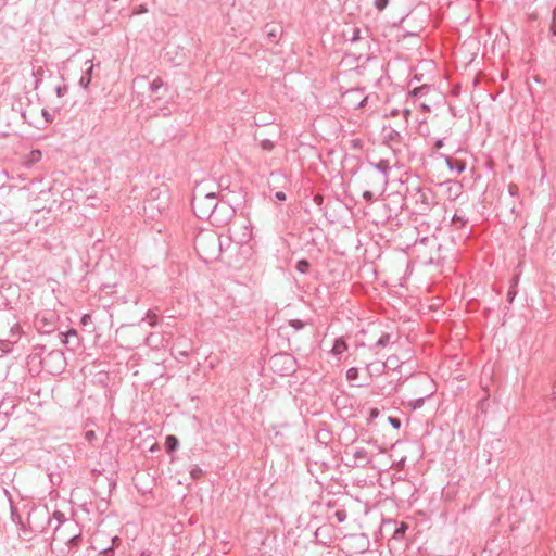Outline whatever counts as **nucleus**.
Listing matches in <instances>:
<instances>
[{
	"instance_id": "obj_21",
	"label": "nucleus",
	"mask_w": 556,
	"mask_h": 556,
	"mask_svg": "<svg viewBox=\"0 0 556 556\" xmlns=\"http://www.w3.org/2000/svg\"><path fill=\"white\" fill-rule=\"evenodd\" d=\"M311 267V264L307 260L302 258L296 262L295 269L302 274H306Z\"/></svg>"
},
{
	"instance_id": "obj_42",
	"label": "nucleus",
	"mask_w": 556,
	"mask_h": 556,
	"mask_svg": "<svg viewBox=\"0 0 556 556\" xmlns=\"http://www.w3.org/2000/svg\"><path fill=\"white\" fill-rule=\"evenodd\" d=\"M363 198L367 201V202H371L374 200V192L370 191V190H365L363 192Z\"/></svg>"
},
{
	"instance_id": "obj_53",
	"label": "nucleus",
	"mask_w": 556,
	"mask_h": 556,
	"mask_svg": "<svg viewBox=\"0 0 556 556\" xmlns=\"http://www.w3.org/2000/svg\"><path fill=\"white\" fill-rule=\"evenodd\" d=\"M515 189H516V187H515V186H509V193H510L511 195H514V194H515Z\"/></svg>"
},
{
	"instance_id": "obj_48",
	"label": "nucleus",
	"mask_w": 556,
	"mask_h": 556,
	"mask_svg": "<svg viewBox=\"0 0 556 556\" xmlns=\"http://www.w3.org/2000/svg\"><path fill=\"white\" fill-rule=\"evenodd\" d=\"M91 320V316L89 314H85L83 317H81V324L83 325H87L88 321Z\"/></svg>"
},
{
	"instance_id": "obj_41",
	"label": "nucleus",
	"mask_w": 556,
	"mask_h": 556,
	"mask_svg": "<svg viewBox=\"0 0 556 556\" xmlns=\"http://www.w3.org/2000/svg\"><path fill=\"white\" fill-rule=\"evenodd\" d=\"M81 540V536L79 534L73 535L68 539V544L72 546H78L79 542Z\"/></svg>"
},
{
	"instance_id": "obj_57",
	"label": "nucleus",
	"mask_w": 556,
	"mask_h": 556,
	"mask_svg": "<svg viewBox=\"0 0 556 556\" xmlns=\"http://www.w3.org/2000/svg\"><path fill=\"white\" fill-rule=\"evenodd\" d=\"M42 114L45 115V117H48V114L46 113V111H42Z\"/></svg>"
},
{
	"instance_id": "obj_36",
	"label": "nucleus",
	"mask_w": 556,
	"mask_h": 556,
	"mask_svg": "<svg viewBox=\"0 0 556 556\" xmlns=\"http://www.w3.org/2000/svg\"><path fill=\"white\" fill-rule=\"evenodd\" d=\"M350 40L352 42H356V41L361 40V29L359 28L354 27L352 29V36H351Z\"/></svg>"
},
{
	"instance_id": "obj_55",
	"label": "nucleus",
	"mask_w": 556,
	"mask_h": 556,
	"mask_svg": "<svg viewBox=\"0 0 556 556\" xmlns=\"http://www.w3.org/2000/svg\"><path fill=\"white\" fill-rule=\"evenodd\" d=\"M54 516H55V517H56V519H59V520H60V517H63V515H62L61 513H59V511H56V513L54 514Z\"/></svg>"
},
{
	"instance_id": "obj_14",
	"label": "nucleus",
	"mask_w": 556,
	"mask_h": 556,
	"mask_svg": "<svg viewBox=\"0 0 556 556\" xmlns=\"http://www.w3.org/2000/svg\"><path fill=\"white\" fill-rule=\"evenodd\" d=\"M346 350L348 343L345 342V340L342 338L336 339L331 350L332 354L336 356H341Z\"/></svg>"
},
{
	"instance_id": "obj_34",
	"label": "nucleus",
	"mask_w": 556,
	"mask_h": 556,
	"mask_svg": "<svg viewBox=\"0 0 556 556\" xmlns=\"http://www.w3.org/2000/svg\"><path fill=\"white\" fill-rule=\"evenodd\" d=\"M289 324H290V326H291L293 329H295V330H300V329H302V328L304 327V325H305V324H304L302 320H300V319H292V320H290V323H289Z\"/></svg>"
},
{
	"instance_id": "obj_43",
	"label": "nucleus",
	"mask_w": 556,
	"mask_h": 556,
	"mask_svg": "<svg viewBox=\"0 0 556 556\" xmlns=\"http://www.w3.org/2000/svg\"><path fill=\"white\" fill-rule=\"evenodd\" d=\"M85 439L88 441V442H92L94 439H96V432L93 430H88L86 431L85 433Z\"/></svg>"
},
{
	"instance_id": "obj_24",
	"label": "nucleus",
	"mask_w": 556,
	"mask_h": 556,
	"mask_svg": "<svg viewBox=\"0 0 556 556\" xmlns=\"http://www.w3.org/2000/svg\"><path fill=\"white\" fill-rule=\"evenodd\" d=\"M452 224L455 228L460 229L466 226L467 219L464 216L455 214L452 218Z\"/></svg>"
},
{
	"instance_id": "obj_44",
	"label": "nucleus",
	"mask_w": 556,
	"mask_h": 556,
	"mask_svg": "<svg viewBox=\"0 0 556 556\" xmlns=\"http://www.w3.org/2000/svg\"><path fill=\"white\" fill-rule=\"evenodd\" d=\"M190 475L193 479H198L202 475V470L199 467H195L190 471Z\"/></svg>"
},
{
	"instance_id": "obj_16",
	"label": "nucleus",
	"mask_w": 556,
	"mask_h": 556,
	"mask_svg": "<svg viewBox=\"0 0 556 556\" xmlns=\"http://www.w3.org/2000/svg\"><path fill=\"white\" fill-rule=\"evenodd\" d=\"M445 161L451 170H456L457 173L465 170L466 165L463 161L454 160L450 156H446Z\"/></svg>"
},
{
	"instance_id": "obj_29",
	"label": "nucleus",
	"mask_w": 556,
	"mask_h": 556,
	"mask_svg": "<svg viewBox=\"0 0 556 556\" xmlns=\"http://www.w3.org/2000/svg\"><path fill=\"white\" fill-rule=\"evenodd\" d=\"M54 90L56 96L62 98L68 92V86L66 84L58 85L55 86Z\"/></svg>"
},
{
	"instance_id": "obj_49",
	"label": "nucleus",
	"mask_w": 556,
	"mask_h": 556,
	"mask_svg": "<svg viewBox=\"0 0 556 556\" xmlns=\"http://www.w3.org/2000/svg\"><path fill=\"white\" fill-rule=\"evenodd\" d=\"M443 139H438L434 143L435 149H441L443 147Z\"/></svg>"
},
{
	"instance_id": "obj_54",
	"label": "nucleus",
	"mask_w": 556,
	"mask_h": 556,
	"mask_svg": "<svg viewBox=\"0 0 556 556\" xmlns=\"http://www.w3.org/2000/svg\"><path fill=\"white\" fill-rule=\"evenodd\" d=\"M18 329H20L18 324H15V325L12 327V331H14V330H16V331H17Z\"/></svg>"
},
{
	"instance_id": "obj_19",
	"label": "nucleus",
	"mask_w": 556,
	"mask_h": 556,
	"mask_svg": "<svg viewBox=\"0 0 556 556\" xmlns=\"http://www.w3.org/2000/svg\"><path fill=\"white\" fill-rule=\"evenodd\" d=\"M179 445V441L175 435H167L165 440V448L168 453L175 452Z\"/></svg>"
},
{
	"instance_id": "obj_27",
	"label": "nucleus",
	"mask_w": 556,
	"mask_h": 556,
	"mask_svg": "<svg viewBox=\"0 0 556 556\" xmlns=\"http://www.w3.org/2000/svg\"><path fill=\"white\" fill-rule=\"evenodd\" d=\"M144 319L148 320L150 326L154 327L157 324L159 317H157V315L153 311L149 309L147 312V315H146Z\"/></svg>"
},
{
	"instance_id": "obj_26",
	"label": "nucleus",
	"mask_w": 556,
	"mask_h": 556,
	"mask_svg": "<svg viewBox=\"0 0 556 556\" xmlns=\"http://www.w3.org/2000/svg\"><path fill=\"white\" fill-rule=\"evenodd\" d=\"M41 151L40 150H31L28 154V162L29 163H37L41 160Z\"/></svg>"
},
{
	"instance_id": "obj_10",
	"label": "nucleus",
	"mask_w": 556,
	"mask_h": 556,
	"mask_svg": "<svg viewBox=\"0 0 556 556\" xmlns=\"http://www.w3.org/2000/svg\"><path fill=\"white\" fill-rule=\"evenodd\" d=\"M392 342V336L389 332H382L378 340L369 345V350L374 351L376 354L378 353L379 349H383L388 346Z\"/></svg>"
},
{
	"instance_id": "obj_45",
	"label": "nucleus",
	"mask_w": 556,
	"mask_h": 556,
	"mask_svg": "<svg viewBox=\"0 0 556 556\" xmlns=\"http://www.w3.org/2000/svg\"><path fill=\"white\" fill-rule=\"evenodd\" d=\"M379 416V409L378 408H371L369 412V420H372Z\"/></svg>"
},
{
	"instance_id": "obj_39",
	"label": "nucleus",
	"mask_w": 556,
	"mask_h": 556,
	"mask_svg": "<svg viewBox=\"0 0 556 556\" xmlns=\"http://www.w3.org/2000/svg\"><path fill=\"white\" fill-rule=\"evenodd\" d=\"M147 12H148L147 7L144 4H140L139 7L134 9L132 14L139 15V14H143V13H147Z\"/></svg>"
},
{
	"instance_id": "obj_33",
	"label": "nucleus",
	"mask_w": 556,
	"mask_h": 556,
	"mask_svg": "<svg viewBox=\"0 0 556 556\" xmlns=\"http://www.w3.org/2000/svg\"><path fill=\"white\" fill-rule=\"evenodd\" d=\"M388 421L396 430H399L401 428V426H402V422H401V420L397 417L390 416L388 418Z\"/></svg>"
},
{
	"instance_id": "obj_35",
	"label": "nucleus",
	"mask_w": 556,
	"mask_h": 556,
	"mask_svg": "<svg viewBox=\"0 0 556 556\" xmlns=\"http://www.w3.org/2000/svg\"><path fill=\"white\" fill-rule=\"evenodd\" d=\"M63 336L65 337V339L63 340V342L65 344L70 343V339L71 338H74V337H77V331L75 329H71L68 330L66 333H63Z\"/></svg>"
},
{
	"instance_id": "obj_40",
	"label": "nucleus",
	"mask_w": 556,
	"mask_h": 556,
	"mask_svg": "<svg viewBox=\"0 0 556 556\" xmlns=\"http://www.w3.org/2000/svg\"><path fill=\"white\" fill-rule=\"evenodd\" d=\"M11 518L14 522L22 525V518H21L20 514L13 508L11 510Z\"/></svg>"
},
{
	"instance_id": "obj_7",
	"label": "nucleus",
	"mask_w": 556,
	"mask_h": 556,
	"mask_svg": "<svg viewBox=\"0 0 556 556\" xmlns=\"http://www.w3.org/2000/svg\"><path fill=\"white\" fill-rule=\"evenodd\" d=\"M269 363L270 366L276 369L281 365V368L279 369L281 375H289L295 370V359L288 353L275 354L270 357Z\"/></svg>"
},
{
	"instance_id": "obj_9",
	"label": "nucleus",
	"mask_w": 556,
	"mask_h": 556,
	"mask_svg": "<svg viewBox=\"0 0 556 556\" xmlns=\"http://www.w3.org/2000/svg\"><path fill=\"white\" fill-rule=\"evenodd\" d=\"M264 33L269 42L277 43L282 35V27L280 25L267 24L264 27Z\"/></svg>"
},
{
	"instance_id": "obj_56",
	"label": "nucleus",
	"mask_w": 556,
	"mask_h": 556,
	"mask_svg": "<svg viewBox=\"0 0 556 556\" xmlns=\"http://www.w3.org/2000/svg\"><path fill=\"white\" fill-rule=\"evenodd\" d=\"M352 98H353V100H358L357 97H352ZM350 103L355 105V103H357V102L356 101H351Z\"/></svg>"
},
{
	"instance_id": "obj_32",
	"label": "nucleus",
	"mask_w": 556,
	"mask_h": 556,
	"mask_svg": "<svg viewBox=\"0 0 556 556\" xmlns=\"http://www.w3.org/2000/svg\"><path fill=\"white\" fill-rule=\"evenodd\" d=\"M358 377V369L356 367H351L346 370V379L355 380Z\"/></svg>"
},
{
	"instance_id": "obj_37",
	"label": "nucleus",
	"mask_w": 556,
	"mask_h": 556,
	"mask_svg": "<svg viewBox=\"0 0 556 556\" xmlns=\"http://www.w3.org/2000/svg\"><path fill=\"white\" fill-rule=\"evenodd\" d=\"M551 31L554 36H556V7L554 8L552 14Z\"/></svg>"
},
{
	"instance_id": "obj_51",
	"label": "nucleus",
	"mask_w": 556,
	"mask_h": 556,
	"mask_svg": "<svg viewBox=\"0 0 556 556\" xmlns=\"http://www.w3.org/2000/svg\"><path fill=\"white\" fill-rule=\"evenodd\" d=\"M403 114H404V117L407 119L408 116L410 115V110L409 109H404L403 110Z\"/></svg>"
},
{
	"instance_id": "obj_12",
	"label": "nucleus",
	"mask_w": 556,
	"mask_h": 556,
	"mask_svg": "<svg viewBox=\"0 0 556 556\" xmlns=\"http://www.w3.org/2000/svg\"><path fill=\"white\" fill-rule=\"evenodd\" d=\"M50 361L58 363L59 368L61 369L63 367V365H64L63 353L61 351H51V352L48 353L46 358H43L41 361V363L46 364V363H48Z\"/></svg>"
},
{
	"instance_id": "obj_4",
	"label": "nucleus",
	"mask_w": 556,
	"mask_h": 556,
	"mask_svg": "<svg viewBox=\"0 0 556 556\" xmlns=\"http://www.w3.org/2000/svg\"><path fill=\"white\" fill-rule=\"evenodd\" d=\"M122 543L117 535L109 538L103 532H98L92 538V548L103 556H114V548Z\"/></svg>"
},
{
	"instance_id": "obj_46",
	"label": "nucleus",
	"mask_w": 556,
	"mask_h": 556,
	"mask_svg": "<svg viewBox=\"0 0 556 556\" xmlns=\"http://www.w3.org/2000/svg\"><path fill=\"white\" fill-rule=\"evenodd\" d=\"M365 177H367V176L365 175ZM366 184H367V186H369L371 188H377V189L383 188V186H378V185L375 184V180H370L368 178H366Z\"/></svg>"
},
{
	"instance_id": "obj_38",
	"label": "nucleus",
	"mask_w": 556,
	"mask_h": 556,
	"mask_svg": "<svg viewBox=\"0 0 556 556\" xmlns=\"http://www.w3.org/2000/svg\"><path fill=\"white\" fill-rule=\"evenodd\" d=\"M334 516L338 522H343L346 519V513L344 510H337Z\"/></svg>"
},
{
	"instance_id": "obj_20",
	"label": "nucleus",
	"mask_w": 556,
	"mask_h": 556,
	"mask_svg": "<svg viewBox=\"0 0 556 556\" xmlns=\"http://www.w3.org/2000/svg\"><path fill=\"white\" fill-rule=\"evenodd\" d=\"M353 456L355 459H359L367 464L369 462L368 452L364 447H358L354 451Z\"/></svg>"
},
{
	"instance_id": "obj_28",
	"label": "nucleus",
	"mask_w": 556,
	"mask_h": 556,
	"mask_svg": "<svg viewBox=\"0 0 556 556\" xmlns=\"http://www.w3.org/2000/svg\"><path fill=\"white\" fill-rule=\"evenodd\" d=\"M517 278L515 279V283L510 286L508 292H507V295H506V299L509 303H513L514 300H515V296L517 294V290H516V285H517Z\"/></svg>"
},
{
	"instance_id": "obj_1",
	"label": "nucleus",
	"mask_w": 556,
	"mask_h": 556,
	"mask_svg": "<svg viewBox=\"0 0 556 556\" xmlns=\"http://www.w3.org/2000/svg\"><path fill=\"white\" fill-rule=\"evenodd\" d=\"M191 207L200 219H208L212 224H223L232 216L233 208L226 202H218L217 194L204 186H197L192 193Z\"/></svg>"
},
{
	"instance_id": "obj_52",
	"label": "nucleus",
	"mask_w": 556,
	"mask_h": 556,
	"mask_svg": "<svg viewBox=\"0 0 556 556\" xmlns=\"http://www.w3.org/2000/svg\"><path fill=\"white\" fill-rule=\"evenodd\" d=\"M420 108L424 110V111H430V106L426 103H421L420 104Z\"/></svg>"
},
{
	"instance_id": "obj_58",
	"label": "nucleus",
	"mask_w": 556,
	"mask_h": 556,
	"mask_svg": "<svg viewBox=\"0 0 556 556\" xmlns=\"http://www.w3.org/2000/svg\"><path fill=\"white\" fill-rule=\"evenodd\" d=\"M42 114L45 115V117H48V114L46 113V111H42Z\"/></svg>"
},
{
	"instance_id": "obj_15",
	"label": "nucleus",
	"mask_w": 556,
	"mask_h": 556,
	"mask_svg": "<svg viewBox=\"0 0 556 556\" xmlns=\"http://www.w3.org/2000/svg\"><path fill=\"white\" fill-rule=\"evenodd\" d=\"M364 91L363 89H351L346 91L345 97H357L362 98L357 103H355V108H363L365 105V102L367 100L366 97L363 96Z\"/></svg>"
},
{
	"instance_id": "obj_23",
	"label": "nucleus",
	"mask_w": 556,
	"mask_h": 556,
	"mask_svg": "<svg viewBox=\"0 0 556 556\" xmlns=\"http://www.w3.org/2000/svg\"><path fill=\"white\" fill-rule=\"evenodd\" d=\"M408 529L405 522H402L393 532V539L401 540L404 538L406 530Z\"/></svg>"
},
{
	"instance_id": "obj_2",
	"label": "nucleus",
	"mask_w": 556,
	"mask_h": 556,
	"mask_svg": "<svg viewBox=\"0 0 556 556\" xmlns=\"http://www.w3.org/2000/svg\"><path fill=\"white\" fill-rule=\"evenodd\" d=\"M407 199L414 204L415 212L427 215L435 205V195L430 188H413L407 190Z\"/></svg>"
},
{
	"instance_id": "obj_5",
	"label": "nucleus",
	"mask_w": 556,
	"mask_h": 556,
	"mask_svg": "<svg viewBox=\"0 0 556 556\" xmlns=\"http://www.w3.org/2000/svg\"><path fill=\"white\" fill-rule=\"evenodd\" d=\"M368 166L370 168L365 172L367 178L375 180V184L378 186H386L388 181V172L390 170L389 161L382 159L377 163L369 162Z\"/></svg>"
},
{
	"instance_id": "obj_31",
	"label": "nucleus",
	"mask_w": 556,
	"mask_h": 556,
	"mask_svg": "<svg viewBox=\"0 0 556 556\" xmlns=\"http://www.w3.org/2000/svg\"><path fill=\"white\" fill-rule=\"evenodd\" d=\"M261 147L265 151H271L275 148V143L270 139L261 140Z\"/></svg>"
},
{
	"instance_id": "obj_13",
	"label": "nucleus",
	"mask_w": 556,
	"mask_h": 556,
	"mask_svg": "<svg viewBox=\"0 0 556 556\" xmlns=\"http://www.w3.org/2000/svg\"><path fill=\"white\" fill-rule=\"evenodd\" d=\"M386 365L382 362H372L367 364L366 370L370 377L380 376L383 374Z\"/></svg>"
},
{
	"instance_id": "obj_8",
	"label": "nucleus",
	"mask_w": 556,
	"mask_h": 556,
	"mask_svg": "<svg viewBox=\"0 0 556 556\" xmlns=\"http://www.w3.org/2000/svg\"><path fill=\"white\" fill-rule=\"evenodd\" d=\"M46 72V64L43 61L39 59H34L31 61V74L35 77L34 89L37 90L39 85L41 84Z\"/></svg>"
},
{
	"instance_id": "obj_17",
	"label": "nucleus",
	"mask_w": 556,
	"mask_h": 556,
	"mask_svg": "<svg viewBox=\"0 0 556 556\" xmlns=\"http://www.w3.org/2000/svg\"><path fill=\"white\" fill-rule=\"evenodd\" d=\"M93 65L91 64L81 75L79 79V86L84 89H87L91 83V74H92Z\"/></svg>"
},
{
	"instance_id": "obj_30",
	"label": "nucleus",
	"mask_w": 556,
	"mask_h": 556,
	"mask_svg": "<svg viewBox=\"0 0 556 556\" xmlns=\"http://www.w3.org/2000/svg\"><path fill=\"white\" fill-rule=\"evenodd\" d=\"M390 0H374L372 4L377 11L382 12L389 4Z\"/></svg>"
},
{
	"instance_id": "obj_18",
	"label": "nucleus",
	"mask_w": 556,
	"mask_h": 556,
	"mask_svg": "<svg viewBox=\"0 0 556 556\" xmlns=\"http://www.w3.org/2000/svg\"><path fill=\"white\" fill-rule=\"evenodd\" d=\"M383 365H386V368L396 370L399 367L402 366L403 362L399 359L396 355H391L387 358L386 362H382Z\"/></svg>"
},
{
	"instance_id": "obj_22",
	"label": "nucleus",
	"mask_w": 556,
	"mask_h": 556,
	"mask_svg": "<svg viewBox=\"0 0 556 556\" xmlns=\"http://www.w3.org/2000/svg\"><path fill=\"white\" fill-rule=\"evenodd\" d=\"M163 87L164 83L160 77H156L153 81L149 84V90L151 91V93L157 92Z\"/></svg>"
},
{
	"instance_id": "obj_25",
	"label": "nucleus",
	"mask_w": 556,
	"mask_h": 556,
	"mask_svg": "<svg viewBox=\"0 0 556 556\" xmlns=\"http://www.w3.org/2000/svg\"><path fill=\"white\" fill-rule=\"evenodd\" d=\"M429 89H430V87L428 85H424V86L417 87L413 91H410L409 96L413 98L422 97Z\"/></svg>"
},
{
	"instance_id": "obj_3",
	"label": "nucleus",
	"mask_w": 556,
	"mask_h": 556,
	"mask_svg": "<svg viewBox=\"0 0 556 556\" xmlns=\"http://www.w3.org/2000/svg\"><path fill=\"white\" fill-rule=\"evenodd\" d=\"M194 248L198 254L208 262L220 251L219 239L215 233H199L194 239Z\"/></svg>"
},
{
	"instance_id": "obj_11",
	"label": "nucleus",
	"mask_w": 556,
	"mask_h": 556,
	"mask_svg": "<svg viewBox=\"0 0 556 556\" xmlns=\"http://www.w3.org/2000/svg\"><path fill=\"white\" fill-rule=\"evenodd\" d=\"M383 141L392 144L397 143L401 140V135L397 130L392 127H384L382 129Z\"/></svg>"
},
{
	"instance_id": "obj_50",
	"label": "nucleus",
	"mask_w": 556,
	"mask_h": 556,
	"mask_svg": "<svg viewBox=\"0 0 556 556\" xmlns=\"http://www.w3.org/2000/svg\"><path fill=\"white\" fill-rule=\"evenodd\" d=\"M106 541H108L106 539H100V540L98 541V544H97V545H99V546H108V545L105 544V543H106Z\"/></svg>"
},
{
	"instance_id": "obj_6",
	"label": "nucleus",
	"mask_w": 556,
	"mask_h": 556,
	"mask_svg": "<svg viewBox=\"0 0 556 556\" xmlns=\"http://www.w3.org/2000/svg\"><path fill=\"white\" fill-rule=\"evenodd\" d=\"M418 381L421 387H425V390L421 392L420 397L413 399L407 402V406L413 410L421 408L425 402L428 399H430L435 392L433 381L428 377L422 376L418 379Z\"/></svg>"
},
{
	"instance_id": "obj_47",
	"label": "nucleus",
	"mask_w": 556,
	"mask_h": 556,
	"mask_svg": "<svg viewBox=\"0 0 556 556\" xmlns=\"http://www.w3.org/2000/svg\"><path fill=\"white\" fill-rule=\"evenodd\" d=\"M275 198L279 201H285L286 200V193L283 191H277L275 193Z\"/></svg>"
}]
</instances>
